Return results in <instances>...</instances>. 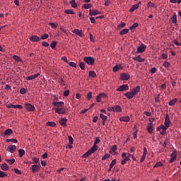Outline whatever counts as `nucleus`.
<instances>
[{"instance_id":"nucleus-18","label":"nucleus","mask_w":181,"mask_h":181,"mask_svg":"<svg viewBox=\"0 0 181 181\" xmlns=\"http://www.w3.org/2000/svg\"><path fill=\"white\" fill-rule=\"evenodd\" d=\"M147 130L149 134H152L153 132V123L151 122L147 126Z\"/></svg>"},{"instance_id":"nucleus-55","label":"nucleus","mask_w":181,"mask_h":181,"mask_svg":"<svg viewBox=\"0 0 181 181\" xmlns=\"http://www.w3.org/2000/svg\"><path fill=\"white\" fill-rule=\"evenodd\" d=\"M14 172L16 173V175H22V172H21V170H19L18 168H15Z\"/></svg>"},{"instance_id":"nucleus-29","label":"nucleus","mask_w":181,"mask_h":181,"mask_svg":"<svg viewBox=\"0 0 181 181\" xmlns=\"http://www.w3.org/2000/svg\"><path fill=\"white\" fill-rule=\"evenodd\" d=\"M89 77H93V78H95V77H97V74H95L94 71H90Z\"/></svg>"},{"instance_id":"nucleus-39","label":"nucleus","mask_w":181,"mask_h":181,"mask_svg":"<svg viewBox=\"0 0 181 181\" xmlns=\"http://www.w3.org/2000/svg\"><path fill=\"white\" fill-rule=\"evenodd\" d=\"M79 67L81 70H85L86 69V64L84 62H80L79 63Z\"/></svg>"},{"instance_id":"nucleus-11","label":"nucleus","mask_w":181,"mask_h":181,"mask_svg":"<svg viewBox=\"0 0 181 181\" xmlns=\"http://www.w3.org/2000/svg\"><path fill=\"white\" fill-rule=\"evenodd\" d=\"M6 151L11 153H13L14 151H16V146L15 145H10L8 146Z\"/></svg>"},{"instance_id":"nucleus-37","label":"nucleus","mask_w":181,"mask_h":181,"mask_svg":"<svg viewBox=\"0 0 181 181\" xmlns=\"http://www.w3.org/2000/svg\"><path fill=\"white\" fill-rule=\"evenodd\" d=\"M18 153H19V157L22 158V156H23V155H25V150L19 149L18 150Z\"/></svg>"},{"instance_id":"nucleus-13","label":"nucleus","mask_w":181,"mask_h":181,"mask_svg":"<svg viewBox=\"0 0 181 181\" xmlns=\"http://www.w3.org/2000/svg\"><path fill=\"white\" fill-rule=\"evenodd\" d=\"M75 35H77L78 36H80L81 37H83L84 36V34H83V31L80 30L79 29H75L72 30Z\"/></svg>"},{"instance_id":"nucleus-8","label":"nucleus","mask_w":181,"mask_h":181,"mask_svg":"<svg viewBox=\"0 0 181 181\" xmlns=\"http://www.w3.org/2000/svg\"><path fill=\"white\" fill-rule=\"evenodd\" d=\"M139 91H141V86H137L135 88H133L131 92L133 93V95H136Z\"/></svg>"},{"instance_id":"nucleus-36","label":"nucleus","mask_w":181,"mask_h":181,"mask_svg":"<svg viewBox=\"0 0 181 181\" xmlns=\"http://www.w3.org/2000/svg\"><path fill=\"white\" fill-rule=\"evenodd\" d=\"M6 162H7V163H9L10 165H13L15 163V159H7L6 160Z\"/></svg>"},{"instance_id":"nucleus-54","label":"nucleus","mask_w":181,"mask_h":181,"mask_svg":"<svg viewBox=\"0 0 181 181\" xmlns=\"http://www.w3.org/2000/svg\"><path fill=\"white\" fill-rule=\"evenodd\" d=\"M42 45L44 46V47H49V46H50V45L48 42L45 41L42 42Z\"/></svg>"},{"instance_id":"nucleus-14","label":"nucleus","mask_w":181,"mask_h":181,"mask_svg":"<svg viewBox=\"0 0 181 181\" xmlns=\"http://www.w3.org/2000/svg\"><path fill=\"white\" fill-rule=\"evenodd\" d=\"M52 105H54V107H57L59 108V107H63L64 105V102H53Z\"/></svg>"},{"instance_id":"nucleus-23","label":"nucleus","mask_w":181,"mask_h":181,"mask_svg":"<svg viewBox=\"0 0 181 181\" xmlns=\"http://www.w3.org/2000/svg\"><path fill=\"white\" fill-rule=\"evenodd\" d=\"M38 76H40V74H36L35 75L30 76H28L26 77V80L30 81V80H35V78H37V77Z\"/></svg>"},{"instance_id":"nucleus-15","label":"nucleus","mask_w":181,"mask_h":181,"mask_svg":"<svg viewBox=\"0 0 181 181\" xmlns=\"http://www.w3.org/2000/svg\"><path fill=\"white\" fill-rule=\"evenodd\" d=\"M164 124L165 127H169L170 125V118L168 114L165 116Z\"/></svg>"},{"instance_id":"nucleus-61","label":"nucleus","mask_w":181,"mask_h":181,"mask_svg":"<svg viewBox=\"0 0 181 181\" xmlns=\"http://www.w3.org/2000/svg\"><path fill=\"white\" fill-rule=\"evenodd\" d=\"M103 98H101L100 96V95H98L97 97H96V101L97 103H101V100H102Z\"/></svg>"},{"instance_id":"nucleus-33","label":"nucleus","mask_w":181,"mask_h":181,"mask_svg":"<svg viewBox=\"0 0 181 181\" xmlns=\"http://www.w3.org/2000/svg\"><path fill=\"white\" fill-rule=\"evenodd\" d=\"M64 12L67 14V15H74V11H73L71 9H66L64 11Z\"/></svg>"},{"instance_id":"nucleus-1","label":"nucleus","mask_w":181,"mask_h":181,"mask_svg":"<svg viewBox=\"0 0 181 181\" xmlns=\"http://www.w3.org/2000/svg\"><path fill=\"white\" fill-rule=\"evenodd\" d=\"M99 142H100V137H96L93 146L91 147L90 149H89L86 153L83 154V158H88V156H91V155H93V153H94L95 151H98V146H97V144H98Z\"/></svg>"},{"instance_id":"nucleus-19","label":"nucleus","mask_w":181,"mask_h":181,"mask_svg":"<svg viewBox=\"0 0 181 181\" xmlns=\"http://www.w3.org/2000/svg\"><path fill=\"white\" fill-rule=\"evenodd\" d=\"M122 111V109L121 108V106L117 105L113 107V112H121Z\"/></svg>"},{"instance_id":"nucleus-6","label":"nucleus","mask_w":181,"mask_h":181,"mask_svg":"<svg viewBox=\"0 0 181 181\" xmlns=\"http://www.w3.org/2000/svg\"><path fill=\"white\" fill-rule=\"evenodd\" d=\"M25 107L27 111H30V112L35 111V106L32 105V104L30 103H26L25 105Z\"/></svg>"},{"instance_id":"nucleus-5","label":"nucleus","mask_w":181,"mask_h":181,"mask_svg":"<svg viewBox=\"0 0 181 181\" xmlns=\"http://www.w3.org/2000/svg\"><path fill=\"white\" fill-rule=\"evenodd\" d=\"M129 86H128V84H124V85H122L120 86L117 89V91H127V90H129Z\"/></svg>"},{"instance_id":"nucleus-64","label":"nucleus","mask_w":181,"mask_h":181,"mask_svg":"<svg viewBox=\"0 0 181 181\" xmlns=\"http://www.w3.org/2000/svg\"><path fill=\"white\" fill-rule=\"evenodd\" d=\"M7 108H15V105L8 104L6 105Z\"/></svg>"},{"instance_id":"nucleus-28","label":"nucleus","mask_w":181,"mask_h":181,"mask_svg":"<svg viewBox=\"0 0 181 181\" xmlns=\"http://www.w3.org/2000/svg\"><path fill=\"white\" fill-rule=\"evenodd\" d=\"M171 21H172L173 23H177V15H176V13H174L173 18H171Z\"/></svg>"},{"instance_id":"nucleus-56","label":"nucleus","mask_w":181,"mask_h":181,"mask_svg":"<svg viewBox=\"0 0 181 181\" xmlns=\"http://www.w3.org/2000/svg\"><path fill=\"white\" fill-rule=\"evenodd\" d=\"M117 28H118L119 29H121V28H125V23H121L117 26Z\"/></svg>"},{"instance_id":"nucleus-3","label":"nucleus","mask_w":181,"mask_h":181,"mask_svg":"<svg viewBox=\"0 0 181 181\" xmlns=\"http://www.w3.org/2000/svg\"><path fill=\"white\" fill-rule=\"evenodd\" d=\"M52 110L55 111L57 114H66V108L64 107H53Z\"/></svg>"},{"instance_id":"nucleus-17","label":"nucleus","mask_w":181,"mask_h":181,"mask_svg":"<svg viewBox=\"0 0 181 181\" xmlns=\"http://www.w3.org/2000/svg\"><path fill=\"white\" fill-rule=\"evenodd\" d=\"M120 77L121 80L126 81L129 80V77H131V76L128 74H121Z\"/></svg>"},{"instance_id":"nucleus-12","label":"nucleus","mask_w":181,"mask_h":181,"mask_svg":"<svg viewBox=\"0 0 181 181\" xmlns=\"http://www.w3.org/2000/svg\"><path fill=\"white\" fill-rule=\"evenodd\" d=\"M30 40L31 42H40L41 40V38L40 37H38L37 35H32L30 37Z\"/></svg>"},{"instance_id":"nucleus-48","label":"nucleus","mask_w":181,"mask_h":181,"mask_svg":"<svg viewBox=\"0 0 181 181\" xmlns=\"http://www.w3.org/2000/svg\"><path fill=\"white\" fill-rule=\"evenodd\" d=\"M49 37V34L45 33L43 35L41 36V40H45V39H47Z\"/></svg>"},{"instance_id":"nucleus-58","label":"nucleus","mask_w":181,"mask_h":181,"mask_svg":"<svg viewBox=\"0 0 181 181\" xmlns=\"http://www.w3.org/2000/svg\"><path fill=\"white\" fill-rule=\"evenodd\" d=\"M33 162L34 163H39V158H37L36 157L33 158Z\"/></svg>"},{"instance_id":"nucleus-44","label":"nucleus","mask_w":181,"mask_h":181,"mask_svg":"<svg viewBox=\"0 0 181 181\" xmlns=\"http://www.w3.org/2000/svg\"><path fill=\"white\" fill-rule=\"evenodd\" d=\"M56 45H57V42L54 41V42H52L51 43L50 47H51L52 49H56Z\"/></svg>"},{"instance_id":"nucleus-20","label":"nucleus","mask_w":181,"mask_h":181,"mask_svg":"<svg viewBox=\"0 0 181 181\" xmlns=\"http://www.w3.org/2000/svg\"><path fill=\"white\" fill-rule=\"evenodd\" d=\"M125 97H127V98H129V100H131L132 98H134V97H135V95H134V93L132 92H127L124 94Z\"/></svg>"},{"instance_id":"nucleus-22","label":"nucleus","mask_w":181,"mask_h":181,"mask_svg":"<svg viewBox=\"0 0 181 181\" xmlns=\"http://www.w3.org/2000/svg\"><path fill=\"white\" fill-rule=\"evenodd\" d=\"M141 4V1H139L138 4H134L130 9L129 12H134V11H136V9H138L139 8V5Z\"/></svg>"},{"instance_id":"nucleus-27","label":"nucleus","mask_w":181,"mask_h":181,"mask_svg":"<svg viewBox=\"0 0 181 181\" xmlns=\"http://www.w3.org/2000/svg\"><path fill=\"white\" fill-rule=\"evenodd\" d=\"M176 103H177V98H174L173 100H171L169 103H168V105H170V107L175 105V104H176Z\"/></svg>"},{"instance_id":"nucleus-2","label":"nucleus","mask_w":181,"mask_h":181,"mask_svg":"<svg viewBox=\"0 0 181 181\" xmlns=\"http://www.w3.org/2000/svg\"><path fill=\"white\" fill-rule=\"evenodd\" d=\"M83 62L85 63H87V64H89L90 66H93L94 64L95 59L93 57H85L83 58Z\"/></svg>"},{"instance_id":"nucleus-34","label":"nucleus","mask_w":181,"mask_h":181,"mask_svg":"<svg viewBox=\"0 0 181 181\" xmlns=\"http://www.w3.org/2000/svg\"><path fill=\"white\" fill-rule=\"evenodd\" d=\"M6 142L7 143L13 142V144H18V140L16 139H6Z\"/></svg>"},{"instance_id":"nucleus-50","label":"nucleus","mask_w":181,"mask_h":181,"mask_svg":"<svg viewBox=\"0 0 181 181\" xmlns=\"http://www.w3.org/2000/svg\"><path fill=\"white\" fill-rule=\"evenodd\" d=\"M93 98V93L91 92H89L87 95L88 100L90 101L91 98Z\"/></svg>"},{"instance_id":"nucleus-7","label":"nucleus","mask_w":181,"mask_h":181,"mask_svg":"<svg viewBox=\"0 0 181 181\" xmlns=\"http://www.w3.org/2000/svg\"><path fill=\"white\" fill-rule=\"evenodd\" d=\"M40 170V167L39 166V165L35 164L31 166V170L33 173H36V172H39Z\"/></svg>"},{"instance_id":"nucleus-24","label":"nucleus","mask_w":181,"mask_h":181,"mask_svg":"<svg viewBox=\"0 0 181 181\" xmlns=\"http://www.w3.org/2000/svg\"><path fill=\"white\" fill-rule=\"evenodd\" d=\"M1 169L6 172V170H9V165L6 163H4L1 165Z\"/></svg>"},{"instance_id":"nucleus-63","label":"nucleus","mask_w":181,"mask_h":181,"mask_svg":"<svg viewBox=\"0 0 181 181\" xmlns=\"http://www.w3.org/2000/svg\"><path fill=\"white\" fill-rule=\"evenodd\" d=\"M173 43L175 44V45H176V46H181V43L180 42H179L177 40H175L174 41H173Z\"/></svg>"},{"instance_id":"nucleus-21","label":"nucleus","mask_w":181,"mask_h":181,"mask_svg":"<svg viewBox=\"0 0 181 181\" xmlns=\"http://www.w3.org/2000/svg\"><path fill=\"white\" fill-rule=\"evenodd\" d=\"M133 60H135L136 62H139V63H142V62H145V58L142 59V58H141L140 55H138L137 57H134Z\"/></svg>"},{"instance_id":"nucleus-41","label":"nucleus","mask_w":181,"mask_h":181,"mask_svg":"<svg viewBox=\"0 0 181 181\" xmlns=\"http://www.w3.org/2000/svg\"><path fill=\"white\" fill-rule=\"evenodd\" d=\"M138 26H139V24H138V23H135L129 28V30H132V29H135L136 28H138Z\"/></svg>"},{"instance_id":"nucleus-10","label":"nucleus","mask_w":181,"mask_h":181,"mask_svg":"<svg viewBox=\"0 0 181 181\" xmlns=\"http://www.w3.org/2000/svg\"><path fill=\"white\" fill-rule=\"evenodd\" d=\"M101 12L97 10H89V15L90 16H95V15H100Z\"/></svg>"},{"instance_id":"nucleus-49","label":"nucleus","mask_w":181,"mask_h":181,"mask_svg":"<svg viewBox=\"0 0 181 181\" xmlns=\"http://www.w3.org/2000/svg\"><path fill=\"white\" fill-rule=\"evenodd\" d=\"M69 66H70L71 67H74L76 69V67H77V64H76L75 62H69Z\"/></svg>"},{"instance_id":"nucleus-52","label":"nucleus","mask_w":181,"mask_h":181,"mask_svg":"<svg viewBox=\"0 0 181 181\" xmlns=\"http://www.w3.org/2000/svg\"><path fill=\"white\" fill-rule=\"evenodd\" d=\"M6 173L0 170V177H6Z\"/></svg>"},{"instance_id":"nucleus-9","label":"nucleus","mask_w":181,"mask_h":181,"mask_svg":"<svg viewBox=\"0 0 181 181\" xmlns=\"http://www.w3.org/2000/svg\"><path fill=\"white\" fill-rule=\"evenodd\" d=\"M145 50H146V46L144 44H141V46H139L137 48V52L139 53H144V52H145Z\"/></svg>"},{"instance_id":"nucleus-46","label":"nucleus","mask_w":181,"mask_h":181,"mask_svg":"<svg viewBox=\"0 0 181 181\" xmlns=\"http://www.w3.org/2000/svg\"><path fill=\"white\" fill-rule=\"evenodd\" d=\"M93 6L90 4H86L83 5V8L85 9H90V8H91Z\"/></svg>"},{"instance_id":"nucleus-25","label":"nucleus","mask_w":181,"mask_h":181,"mask_svg":"<svg viewBox=\"0 0 181 181\" xmlns=\"http://www.w3.org/2000/svg\"><path fill=\"white\" fill-rule=\"evenodd\" d=\"M129 117L124 116L119 118V121H122L123 122H129Z\"/></svg>"},{"instance_id":"nucleus-43","label":"nucleus","mask_w":181,"mask_h":181,"mask_svg":"<svg viewBox=\"0 0 181 181\" xmlns=\"http://www.w3.org/2000/svg\"><path fill=\"white\" fill-rule=\"evenodd\" d=\"M68 139L70 145H73V142H74V139H73V137L71 136H69Z\"/></svg>"},{"instance_id":"nucleus-45","label":"nucleus","mask_w":181,"mask_h":181,"mask_svg":"<svg viewBox=\"0 0 181 181\" xmlns=\"http://www.w3.org/2000/svg\"><path fill=\"white\" fill-rule=\"evenodd\" d=\"M117 163V159H114L112 160V161L111 162L110 167V168H114V165H115Z\"/></svg>"},{"instance_id":"nucleus-57","label":"nucleus","mask_w":181,"mask_h":181,"mask_svg":"<svg viewBox=\"0 0 181 181\" xmlns=\"http://www.w3.org/2000/svg\"><path fill=\"white\" fill-rule=\"evenodd\" d=\"M110 4H111V1H110V0L105 1V6H110Z\"/></svg>"},{"instance_id":"nucleus-60","label":"nucleus","mask_w":181,"mask_h":181,"mask_svg":"<svg viewBox=\"0 0 181 181\" xmlns=\"http://www.w3.org/2000/svg\"><path fill=\"white\" fill-rule=\"evenodd\" d=\"M119 70V66L118 65H116L113 67V71H118Z\"/></svg>"},{"instance_id":"nucleus-53","label":"nucleus","mask_w":181,"mask_h":181,"mask_svg":"<svg viewBox=\"0 0 181 181\" xmlns=\"http://www.w3.org/2000/svg\"><path fill=\"white\" fill-rule=\"evenodd\" d=\"M69 94H70V90H66L64 92V97H69Z\"/></svg>"},{"instance_id":"nucleus-40","label":"nucleus","mask_w":181,"mask_h":181,"mask_svg":"<svg viewBox=\"0 0 181 181\" xmlns=\"http://www.w3.org/2000/svg\"><path fill=\"white\" fill-rule=\"evenodd\" d=\"M70 4H71L72 8H77V4H76V0H71L70 1Z\"/></svg>"},{"instance_id":"nucleus-26","label":"nucleus","mask_w":181,"mask_h":181,"mask_svg":"<svg viewBox=\"0 0 181 181\" xmlns=\"http://www.w3.org/2000/svg\"><path fill=\"white\" fill-rule=\"evenodd\" d=\"M12 134H13V131H12L11 129H8L4 132V134H2V136H4V135H12Z\"/></svg>"},{"instance_id":"nucleus-16","label":"nucleus","mask_w":181,"mask_h":181,"mask_svg":"<svg viewBox=\"0 0 181 181\" xmlns=\"http://www.w3.org/2000/svg\"><path fill=\"white\" fill-rule=\"evenodd\" d=\"M59 124L60 125H62V127H66L67 125V119L64 118V117H62L59 119Z\"/></svg>"},{"instance_id":"nucleus-30","label":"nucleus","mask_w":181,"mask_h":181,"mask_svg":"<svg viewBox=\"0 0 181 181\" xmlns=\"http://www.w3.org/2000/svg\"><path fill=\"white\" fill-rule=\"evenodd\" d=\"M13 59L15 60V62H21L22 63V59L18 55H13Z\"/></svg>"},{"instance_id":"nucleus-4","label":"nucleus","mask_w":181,"mask_h":181,"mask_svg":"<svg viewBox=\"0 0 181 181\" xmlns=\"http://www.w3.org/2000/svg\"><path fill=\"white\" fill-rule=\"evenodd\" d=\"M170 163H173L175 160L177 158V151L174 150L173 152L170 155Z\"/></svg>"},{"instance_id":"nucleus-59","label":"nucleus","mask_w":181,"mask_h":181,"mask_svg":"<svg viewBox=\"0 0 181 181\" xmlns=\"http://www.w3.org/2000/svg\"><path fill=\"white\" fill-rule=\"evenodd\" d=\"M20 93L21 94H26V89L23 88L20 89Z\"/></svg>"},{"instance_id":"nucleus-42","label":"nucleus","mask_w":181,"mask_h":181,"mask_svg":"<svg viewBox=\"0 0 181 181\" xmlns=\"http://www.w3.org/2000/svg\"><path fill=\"white\" fill-rule=\"evenodd\" d=\"M128 161H129V157H126L123 160H122V165H125Z\"/></svg>"},{"instance_id":"nucleus-35","label":"nucleus","mask_w":181,"mask_h":181,"mask_svg":"<svg viewBox=\"0 0 181 181\" xmlns=\"http://www.w3.org/2000/svg\"><path fill=\"white\" fill-rule=\"evenodd\" d=\"M47 127H56V122H48L46 123Z\"/></svg>"},{"instance_id":"nucleus-31","label":"nucleus","mask_w":181,"mask_h":181,"mask_svg":"<svg viewBox=\"0 0 181 181\" xmlns=\"http://www.w3.org/2000/svg\"><path fill=\"white\" fill-rule=\"evenodd\" d=\"M147 6H148V8H157L156 4H153V3L151 2V1L148 3Z\"/></svg>"},{"instance_id":"nucleus-62","label":"nucleus","mask_w":181,"mask_h":181,"mask_svg":"<svg viewBox=\"0 0 181 181\" xmlns=\"http://www.w3.org/2000/svg\"><path fill=\"white\" fill-rule=\"evenodd\" d=\"M163 66H165L166 68H168L170 66V63H169L168 62H164Z\"/></svg>"},{"instance_id":"nucleus-38","label":"nucleus","mask_w":181,"mask_h":181,"mask_svg":"<svg viewBox=\"0 0 181 181\" xmlns=\"http://www.w3.org/2000/svg\"><path fill=\"white\" fill-rule=\"evenodd\" d=\"M100 117L101 118V119H103V121H107V119H108V117L104 115V114L103 113L100 115Z\"/></svg>"},{"instance_id":"nucleus-51","label":"nucleus","mask_w":181,"mask_h":181,"mask_svg":"<svg viewBox=\"0 0 181 181\" xmlns=\"http://www.w3.org/2000/svg\"><path fill=\"white\" fill-rule=\"evenodd\" d=\"M49 26H51L52 28H54V29H56V28H57L58 25L54 23H49Z\"/></svg>"},{"instance_id":"nucleus-47","label":"nucleus","mask_w":181,"mask_h":181,"mask_svg":"<svg viewBox=\"0 0 181 181\" xmlns=\"http://www.w3.org/2000/svg\"><path fill=\"white\" fill-rule=\"evenodd\" d=\"M111 156L109 153L105 154L103 157H102V160H105L108 159Z\"/></svg>"},{"instance_id":"nucleus-32","label":"nucleus","mask_w":181,"mask_h":181,"mask_svg":"<svg viewBox=\"0 0 181 181\" xmlns=\"http://www.w3.org/2000/svg\"><path fill=\"white\" fill-rule=\"evenodd\" d=\"M129 32V29H123L120 31L119 35H127Z\"/></svg>"}]
</instances>
